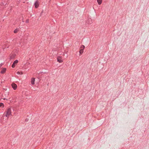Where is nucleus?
<instances>
[{"mask_svg":"<svg viewBox=\"0 0 149 149\" xmlns=\"http://www.w3.org/2000/svg\"><path fill=\"white\" fill-rule=\"evenodd\" d=\"M28 120H29V119L26 118L25 120V121L27 122V121H28Z\"/></svg>","mask_w":149,"mask_h":149,"instance_id":"17","label":"nucleus"},{"mask_svg":"<svg viewBox=\"0 0 149 149\" xmlns=\"http://www.w3.org/2000/svg\"><path fill=\"white\" fill-rule=\"evenodd\" d=\"M6 68H2V70L1 72V73L2 74H4L6 72Z\"/></svg>","mask_w":149,"mask_h":149,"instance_id":"8","label":"nucleus"},{"mask_svg":"<svg viewBox=\"0 0 149 149\" xmlns=\"http://www.w3.org/2000/svg\"><path fill=\"white\" fill-rule=\"evenodd\" d=\"M17 73L19 74H23V72H21L18 71L17 72Z\"/></svg>","mask_w":149,"mask_h":149,"instance_id":"14","label":"nucleus"},{"mask_svg":"<svg viewBox=\"0 0 149 149\" xmlns=\"http://www.w3.org/2000/svg\"><path fill=\"white\" fill-rule=\"evenodd\" d=\"M57 61L59 63H61L63 62V60L62 59V57L60 56H58L57 58Z\"/></svg>","mask_w":149,"mask_h":149,"instance_id":"3","label":"nucleus"},{"mask_svg":"<svg viewBox=\"0 0 149 149\" xmlns=\"http://www.w3.org/2000/svg\"><path fill=\"white\" fill-rule=\"evenodd\" d=\"M4 107V105L3 103H0V107L3 108Z\"/></svg>","mask_w":149,"mask_h":149,"instance_id":"13","label":"nucleus"},{"mask_svg":"<svg viewBox=\"0 0 149 149\" xmlns=\"http://www.w3.org/2000/svg\"><path fill=\"white\" fill-rule=\"evenodd\" d=\"M19 31V29H18L17 28L14 30L13 32L15 33H16L18 32Z\"/></svg>","mask_w":149,"mask_h":149,"instance_id":"11","label":"nucleus"},{"mask_svg":"<svg viewBox=\"0 0 149 149\" xmlns=\"http://www.w3.org/2000/svg\"><path fill=\"white\" fill-rule=\"evenodd\" d=\"M34 5L36 8H38L39 6V1L38 0L36 1L34 3Z\"/></svg>","mask_w":149,"mask_h":149,"instance_id":"4","label":"nucleus"},{"mask_svg":"<svg viewBox=\"0 0 149 149\" xmlns=\"http://www.w3.org/2000/svg\"><path fill=\"white\" fill-rule=\"evenodd\" d=\"M15 54H12L10 56V58L11 59H14L15 57Z\"/></svg>","mask_w":149,"mask_h":149,"instance_id":"10","label":"nucleus"},{"mask_svg":"<svg viewBox=\"0 0 149 149\" xmlns=\"http://www.w3.org/2000/svg\"><path fill=\"white\" fill-rule=\"evenodd\" d=\"M43 10H42L40 14V16H41L42 14V13H43Z\"/></svg>","mask_w":149,"mask_h":149,"instance_id":"15","label":"nucleus"},{"mask_svg":"<svg viewBox=\"0 0 149 149\" xmlns=\"http://www.w3.org/2000/svg\"><path fill=\"white\" fill-rule=\"evenodd\" d=\"M18 61L17 60H16L15 61L13 64L12 65V67L13 68H14L15 67V65L17 64V63H18Z\"/></svg>","mask_w":149,"mask_h":149,"instance_id":"5","label":"nucleus"},{"mask_svg":"<svg viewBox=\"0 0 149 149\" xmlns=\"http://www.w3.org/2000/svg\"><path fill=\"white\" fill-rule=\"evenodd\" d=\"M3 65V63H1L0 64V68H1V67Z\"/></svg>","mask_w":149,"mask_h":149,"instance_id":"18","label":"nucleus"},{"mask_svg":"<svg viewBox=\"0 0 149 149\" xmlns=\"http://www.w3.org/2000/svg\"><path fill=\"white\" fill-rule=\"evenodd\" d=\"M97 1L98 4L100 5L102 3V0H97Z\"/></svg>","mask_w":149,"mask_h":149,"instance_id":"12","label":"nucleus"},{"mask_svg":"<svg viewBox=\"0 0 149 149\" xmlns=\"http://www.w3.org/2000/svg\"><path fill=\"white\" fill-rule=\"evenodd\" d=\"M26 23H28L29 22V20L28 19H27L26 21Z\"/></svg>","mask_w":149,"mask_h":149,"instance_id":"16","label":"nucleus"},{"mask_svg":"<svg viewBox=\"0 0 149 149\" xmlns=\"http://www.w3.org/2000/svg\"><path fill=\"white\" fill-rule=\"evenodd\" d=\"M85 47L84 45H81L80 47V49L79 50V53L80 55L82 54L84 52V49Z\"/></svg>","mask_w":149,"mask_h":149,"instance_id":"2","label":"nucleus"},{"mask_svg":"<svg viewBox=\"0 0 149 149\" xmlns=\"http://www.w3.org/2000/svg\"><path fill=\"white\" fill-rule=\"evenodd\" d=\"M4 116L8 118L10 115H11V108H9L7 109L6 111L4 113Z\"/></svg>","mask_w":149,"mask_h":149,"instance_id":"1","label":"nucleus"},{"mask_svg":"<svg viewBox=\"0 0 149 149\" xmlns=\"http://www.w3.org/2000/svg\"><path fill=\"white\" fill-rule=\"evenodd\" d=\"M92 22V19L91 18H88L86 22L87 24H91Z\"/></svg>","mask_w":149,"mask_h":149,"instance_id":"7","label":"nucleus"},{"mask_svg":"<svg viewBox=\"0 0 149 149\" xmlns=\"http://www.w3.org/2000/svg\"><path fill=\"white\" fill-rule=\"evenodd\" d=\"M11 86L13 88L14 90L16 89L17 88V84L14 83H13L11 84Z\"/></svg>","mask_w":149,"mask_h":149,"instance_id":"6","label":"nucleus"},{"mask_svg":"<svg viewBox=\"0 0 149 149\" xmlns=\"http://www.w3.org/2000/svg\"><path fill=\"white\" fill-rule=\"evenodd\" d=\"M35 78H32L31 79V84L32 85H34L35 84Z\"/></svg>","mask_w":149,"mask_h":149,"instance_id":"9","label":"nucleus"}]
</instances>
